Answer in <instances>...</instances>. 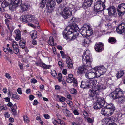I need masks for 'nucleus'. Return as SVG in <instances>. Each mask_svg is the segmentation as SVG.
Returning <instances> with one entry per match:
<instances>
[{
  "label": "nucleus",
  "instance_id": "nucleus-1",
  "mask_svg": "<svg viewBox=\"0 0 125 125\" xmlns=\"http://www.w3.org/2000/svg\"><path fill=\"white\" fill-rule=\"evenodd\" d=\"M79 30L78 26L76 24H74L71 26H67L63 31V36L65 38H71L72 40H73L78 35Z\"/></svg>",
  "mask_w": 125,
  "mask_h": 125
},
{
  "label": "nucleus",
  "instance_id": "nucleus-2",
  "mask_svg": "<svg viewBox=\"0 0 125 125\" xmlns=\"http://www.w3.org/2000/svg\"><path fill=\"white\" fill-rule=\"evenodd\" d=\"M20 19L22 21L26 23L31 22L35 24V26L38 27L39 26L38 20L34 15L28 14L22 16Z\"/></svg>",
  "mask_w": 125,
  "mask_h": 125
},
{
  "label": "nucleus",
  "instance_id": "nucleus-3",
  "mask_svg": "<svg viewBox=\"0 0 125 125\" xmlns=\"http://www.w3.org/2000/svg\"><path fill=\"white\" fill-rule=\"evenodd\" d=\"M59 8L61 9V14L64 19H66L72 15V11L73 10V8H71L69 7H65L63 5L62 6H60Z\"/></svg>",
  "mask_w": 125,
  "mask_h": 125
},
{
  "label": "nucleus",
  "instance_id": "nucleus-4",
  "mask_svg": "<svg viewBox=\"0 0 125 125\" xmlns=\"http://www.w3.org/2000/svg\"><path fill=\"white\" fill-rule=\"evenodd\" d=\"M81 33L83 36H90L93 33L91 27L88 25L84 24L81 29Z\"/></svg>",
  "mask_w": 125,
  "mask_h": 125
},
{
  "label": "nucleus",
  "instance_id": "nucleus-5",
  "mask_svg": "<svg viewBox=\"0 0 125 125\" xmlns=\"http://www.w3.org/2000/svg\"><path fill=\"white\" fill-rule=\"evenodd\" d=\"M90 52L89 51L86 50L82 56L83 63L89 66H91L92 61V58L90 57Z\"/></svg>",
  "mask_w": 125,
  "mask_h": 125
},
{
  "label": "nucleus",
  "instance_id": "nucleus-6",
  "mask_svg": "<svg viewBox=\"0 0 125 125\" xmlns=\"http://www.w3.org/2000/svg\"><path fill=\"white\" fill-rule=\"evenodd\" d=\"M105 0H100L96 2L94 4V7L95 11L97 12L101 11L105 9V5L104 3Z\"/></svg>",
  "mask_w": 125,
  "mask_h": 125
},
{
  "label": "nucleus",
  "instance_id": "nucleus-7",
  "mask_svg": "<svg viewBox=\"0 0 125 125\" xmlns=\"http://www.w3.org/2000/svg\"><path fill=\"white\" fill-rule=\"evenodd\" d=\"M124 92L120 88H117L112 92L110 94V97L114 99H115L122 96L123 95Z\"/></svg>",
  "mask_w": 125,
  "mask_h": 125
},
{
  "label": "nucleus",
  "instance_id": "nucleus-8",
  "mask_svg": "<svg viewBox=\"0 0 125 125\" xmlns=\"http://www.w3.org/2000/svg\"><path fill=\"white\" fill-rule=\"evenodd\" d=\"M83 64V65L78 67L77 69V72L78 74H83L88 72V70L91 68V65L89 66L86 64Z\"/></svg>",
  "mask_w": 125,
  "mask_h": 125
},
{
  "label": "nucleus",
  "instance_id": "nucleus-9",
  "mask_svg": "<svg viewBox=\"0 0 125 125\" xmlns=\"http://www.w3.org/2000/svg\"><path fill=\"white\" fill-rule=\"evenodd\" d=\"M99 88L98 86H96L91 88L88 92V94L90 97H92L98 94Z\"/></svg>",
  "mask_w": 125,
  "mask_h": 125
},
{
  "label": "nucleus",
  "instance_id": "nucleus-10",
  "mask_svg": "<svg viewBox=\"0 0 125 125\" xmlns=\"http://www.w3.org/2000/svg\"><path fill=\"white\" fill-rule=\"evenodd\" d=\"M55 2L54 0H48V2L46 4V8L48 12L49 13L52 12L54 8Z\"/></svg>",
  "mask_w": 125,
  "mask_h": 125
},
{
  "label": "nucleus",
  "instance_id": "nucleus-11",
  "mask_svg": "<svg viewBox=\"0 0 125 125\" xmlns=\"http://www.w3.org/2000/svg\"><path fill=\"white\" fill-rule=\"evenodd\" d=\"M60 53L62 58H66V63L67 64L68 67L69 69L73 68V64L70 58L69 57H66V55L62 51H60Z\"/></svg>",
  "mask_w": 125,
  "mask_h": 125
},
{
  "label": "nucleus",
  "instance_id": "nucleus-12",
  "mask_svg": "<svg viewBox=\"0 0 125 125\" xmlns=\"http://www.w3.org/2000/svg\"><path fill=\"white\" fill-rule=\"evenodd\" d=\"M95 68L92 70V72L87 73L85 74L86 77L88 79H92L95 77H99L100 76L98 73L94 71Z\"/></svg>",
  "mask_w": 125,
  "mask_h": 125
},
{
  "label": "nucleus",
  "instance_id": "nucleus-13",
  "mask_svg": "<svg viewBox=\"0 0 125 125\" xmlns=\"http://www.w3.org/2000/svg\"><path fill=\"white\" fill-rule=\"evenodd\" d=\"M117 33L120 34H124L125 33V21L122 22L117 28Z\"/></svg>",
  "mask_w": 125,
  "mask_h": 125
},
{
  "label": "nucleus",
  "instance_id": "nucleus-14",
  "mask_svg": "<svg viewBox=\"0 0 125 125\" xmlns=\"http://www.w3.org/2000/svg\"><path fill=\"white\" fill-rule=\"evenodd\" d=\"M117 11L119 15L122 16L125 13V4L122 3L118 6Z\"/></svg>",
  "mask_w": 125,
  "mask_h": 125
},
{
  "label": "nucleus",
  "instance_id": "nucleus-15",
  "mask_svg": "<svg viewBox=\"0 0 125 125\" xmlns=\"http://www.w3.org/2000/svg\"><path fill=\"white\" fill-rule=\"evenodd\" d=\"M95 71L96 73H98V74L100 75H103L106 72V69L103 66L98 67L97 69L95 68Z\"/></svg>",
  "mask_w": 125,
  "mask_h": 125
},
{
  "label": "nucleus",
  "instance_id": "nucleus-16",
  "mask_svg": "<svg viewBox=\"0 0 125 125\" xmlns=\"http://www.w3.org/2000/svg\"><path fill=\"white\" fill-rule=\"evenodd\" d=\"M94 47L95 50L97 52H101L104 49L103 44L101 42L96 43Z\"/></svg>",
  "mask_w": 125,
  "mask_h": 125
},
{
  "label": "nucleus",
  "instance_id": "nucleus-17",
  "mask_svg": "<svg viewBox=\"0 0 125 125\" xmlns=\"http://www.w3.org/2000/svg\"><path fill=\"white\" fill-rule=\"evenodd\" d=\"M93 2V0H85L83 4L82 7L84 9H86L90 7Z\"/></svg>",
  "mask_w": 125,
  "mask_h": 125
},
{
  "label": "nucleus",
  "instance_id": "nucleus-18",
  "mask_svg": "<svg viewBox=\"0 0 125 125\" xmlns=\"http://www.w3.org/2000/svg\"><path fill=\"white\" fill-rule=\"evenodd\" d=\"M89 84V80H84L82 81L80 86L84 89L89 88L90 87Z\"/></svg>",
  "mask_w": 125,
  "mask_h": 125
},
{
  "label": "nucleus",
  "instance_id": "nucleus-19",
  "mask_svg": "<svg viewBox=\"0 0 125 125\" xmlns=\"http://www.w3.org/2000/svg\"><path fill=\"white\" fill-rule=\"evenodd\" d=\"M108 11L109 14L110 15H115V13L116 12V10L115 8L113 6L109 7L107 9Z\"/></svg>",
  "mask_w": 125,
  "mask_h": 125
},
{
  "label": "nucleus",
  "instance_id": "nucleus-20",
  "mask_svg": "<svg viewBox=\"0 0 125 125\" xmlns=\"http://www.w3.org/2000/svg\"><path fill=\"white\" fill-rule=\"evenodd\" d=\"M112 121L113 120L110 118H104L102 120V124L104 125H109Z\"/></svg>",
  "mask_w": 125,
  "mask_h": 125
},
{
  "label": "nucleus",
  "instance_id": "nucleus-21",
  "mask_svg": "<svg viewBox=\"0 0 125 125\" xmlns=\"http://www.w3.org/2000/svg\"><path fill=\"white\" fill-rule=\"evenodd\" d=\"M14 33L16 34L15 40L17 41L19 40L21 38V32L18 29H17L14 31Z\"/></svg>",
  "mask_w": 125,
  "mask_h": 125
},
{
  "label": "nucleus",
  "instance_id": "nucleus-22",
  "mask_svg": "<svg viewBox=\"0 0 125 125\" xmlns=\"http://www.w3.org/2000/svg\"><path fill=\"white\" fill-rule=\"evenodd\" d=\"M96 101L97 102V103H98L100 104L102 107L104 106L105 103V100L103 98H98Z\"/></svg>",
  "mask_w": 125,
  "mask_h": 125
},
{
  "label": "nucleus",
  "instance_id": "nucleus-23",
  "mask_svg": "<svg viewBox=\"0 0 125 125\" xmlns=\"http://www.w3.org/2000/svg\"><path fill=\"white\" fill-rule=\"evenodd\" d=\"M22 12L27 11L28 9V6L27 4L25 3L22 5L20 6Z\"/></svg>",
  "mask_w": 125,
  "mask_h": 125
},
{
  "label": "nucleus",
  "instance_id": "nucleus-24",
  "mask_svg": "<svg viewBox=\"0 0 125 125\" xmlns=\"http://www.w3.org/2000/svg\"><path fill=\"white\" fill-rule=\"evenodd\" d=\"M6 2H7L10 4L9 6V8L11 10H12L13 8L14 7L13 6V2H14L15 0H5Z\"/></svg>",
  "mask_w": 125,
  "mask_h": 125
},
{
  "label": "nucleus",
  "instance_id": "nucleus-25",
  "mask_svg": "<svg viewBox=\"0 0 125 125\" xmlns=\"http://www.w3.org/2000/svg\"><path fill=\"white\" fill-rule=\"evenodd\" d=\"M97 82L96 80L94 79H92L89 80V85L90 87H91L92 86L95 85L97 83Z\"/></svg>",
  "mask_w": 125,
  "mask_h": 125
},
{
  "label": "nucleus",
  "instance_id": "nucleus-26",
  "mask_svg": "<svg viewBox=\"0 0 125 125\" xmlns=\"http://www.w3.org/2000/svg\"><path fill=\"white\" fill-rule=\"evenodd\" d=\"M73 78V74H69L68 78H67L66 80L67 82L69 83H71L72 82Z\"/></svg>",
  "mask_w": 125,
  "mask_h": 125
},
{
  "label": "nucleus",
  "instance_id": "nucleus-27",
  "mask_svg": "<svg viewBox=\"0 0 125 125\" xmlns=\"http://www.w3.org/2000/svg\"><path fill=\"white\" fill-rule=\"evenodd\" d=\"M116 41L115 38L112 37H109L108 39V42L112 44L115 43Z\"/></svg>",
  "mask_w": 125,
  "mask_h": 125
},
{
  "label": "nucleus",
  "instance_id": "nucleus-28",
  "mask_svg": "<svg viewBox=\"0 0 125 125\" xmlns=\"http://www.w3.org/2000/svg\"><path fill=\"white\" fill-rule=\"evenodd\" d=\"M22 3V1L21 0H15L13 3V6L15 5L17 6H21Z\"/></svg>",
  "mask_w": 125,
  "mask_h": 125
},
{
  "label": "nucleus",
  "instance_id": "nucleus-29",
  "mask_svg": "<svg viewBox=\"0 0 125 125\" xmlns=\"http://www.w3.org/2000/svg\"><path fill=\"white\" fill-rule=\"evenodd\" d=\"M124 73V71L122 70H121L118 72L116 75V77L118 78H121L123 76Z\"/></svg>",
  "mask_w": 125,
  "mask_h": 125
},
{
  "label": "nucleus",
  "instance_id": "nucleus-30",
  "mask_svg": "<svg viewBox=\"0 0 125 125\" xmlns=\"http://www.w3.org/2000/svg\"><path fill=\"white\" fill-rule=\"evenodd\" d=\"M106 109H111V110H115V107L113 105V104L112 103L110 104H108L105 107Z\"/></svg>",
  "mask_w": 125,
  "mask_h": 125
},
{
  "label": "nucleus",
  "instance_id": "nucleus-31",
  "mask_svg": "<svg viewBox=\"0 0 125 125\" xmlns=\"http://www.w3.org/2000/svg\"><path fill=\"white\" fill-rule=\"evenodd\" d=\"M54 40L53 37L52 36L50 37L49 38V40L48 42V44L51 45H54Z\"/></svg>",
  "mask_w": 125,
  "mask_h": 125
},
{
  "label": "nucleus",
  "instance_id": "nucleus-32",
  "mask_svg": "<svg viewBox=\"0 0 125 125\" xmlns=\"http://www.w3.org/2000/svg\"><path fill=\"white\" fill-rule=\"evenodd\" d=\"M94 108L95 109H97L100 108L102 107L100 104L96 101L94 103Z\"/></svg>",
  "mask_w": 125,
  "mask_h": 125
},
{
  "label": "nucleus",
  "instance_id": "nucleus-33",
  "mask_svg": "<svg viewBox=\"0 0 125 125\" xmlns=\"http://www.w3.org/2000/svg\"><path fill=\"white\" fill-rule=\"evenodd\" d=\"M31 37L33 39H34L37 37V32L35 31H32Z\"/></svg>",
  "mask_w": 125,
  "mask_h": 125
},
{
  "label": "nucleus",
  "instance_id": "nucleus-34",
  "mask_svg": "<svg viewBox=\"0 0 125 125\" xmlns=\"http://www.w3.org/2000/svg\"><path fill=\"white\" fill-rule=\"evenodd\" d=\"M115 110L111 109H107L106 116H111Z\"/></svg>",
  "mask_w": 125,
  "mask_h": 125
},
{
  "label": "nucleus",
  "instance_id": "nucleus-35",
  "mask_svg": "<svg viewBox=\"0 0 125 125\" xmlns=\"http://www.w3.org/2000/svg\"><path fill=\"white\" fill-rule=\"evenodd\" d=\"M17 108V106L16 104H15L11 108V110L12 111L13 113V114L14 115H16V110Z\"/></svg>",
  "mask_w": 125,
  "mask_h": 125
},
{
  "label": "nucleus",
  "instance_id": "nucleus-36",
  "mask_svg": "<svg viewBox=\"0 0 125 125\" xmlns=\"http://www.w3.org/2000/svg\"><path fill=\"white\" fill-rule=\"evenodd\" d=\"M5 23L7 25V27L8 28V29L10 31H12L13 29H10V27L9 26V24L10 23V21L7 19H5Z\"/></svg>",
  "mask_w": 125,
  "mask_h": 125
},
{
  "label": "nucleus",
  "instance_id": "nucleus-37",
  "mask_svg": "<svg viewBox=\"0 0 125 125\" xmlns=\"http://www.w3.org/2000/svg\"><path fill=\"white\" fill-rule=\"evenodd\" d=\"M107 109L105 107L102 109L101 113L103 115L106 116Z\"/></svg>",
  "mask_w": 125,
  "mask_h": 125
},
{
  "label": "nucleus",
  "instance_id": "nucleus-38",
  "mask_svg": "<svg viewBox=\"0 0 125 125\" xmlns=\"http://www.w3.org/2000/svg\"><path fill=\"white\" fill-rule=\"evenodd\" d=\"M11 44L12 45L13 48L18 47V45L15 41L14 40L12 41H11Z\"/></svg>",
  "mask_w": 125,
  "mask_h": 125
},
{
  "label": "nucleus",
  "instance_id": "nucleus-39",
  "mask_svg": "<svg viewBox=\"0 0 125 125\" xmlns=\"http://www.w3.org/2000/svg\"><path fill=\"white\" fill-rule=\"evenodd\" d=\"M118 102L120 104L124 103L125 102V98L123 97V96L120 97L119 98H118Z\"/></svg>",
  "mask_w": 125,
  "mask_h": 125
},
{
  "label": "nucleus",
  "instance_id": "nucleus-40",
  "mask_svg": "<svg viewBox=\"0 0 125 125\" xmlns=\"http://www.w3.org/2000/svg\"><path fill=\"white\" fill-rule=\"evenodd\" d=\"M91 42L90 39L88 38H86L84 40L83 42L84 44L85 45L89 44Z\"/></svg>",
  "mask_w": 125,
  "mask_h": 125
},
{
  "label": "nucleus",
  "instance_id": "nucleus-41",
  "mask_svg": "<svg viewBox=\"0 0 125 125\" xmlns=\"http://www.w3.org/2000/svg\"><path fill=\"white\" fill-rule=\"evenodd\" d=\"M46 0H42L40 4V7H44L46 4Z\"/></svg>",
  "mask_w": 125,
  "mask_h": 125
},
{
  "label": "nucleus",
  "instance_id": "nucleus-42",
  "mask_svg": "<svg viewBox=\"0 0 125 125\" xmlns=\"http://www.w3.org/2000/svg\"><path fill=\"white\" fill-rule=\"evenodd\" d=\"M6 1V0H5L1 4V5L3 8L6 7L9 5L8 3Z\"/></svg>",
  "mask_w": 125,
  "mask_h": 125
},
{
  "label": "nucleus",
  "instance_id": "nucleus-43",
  "mask_svg": "<svg viewBox=\"0 0 125 125\" xmlns=\"http://www.w3.org/2000/svg\"><path fill=\"white\" fill-rule=\"evenodd\" d=\"M63 111L65 112L66 114V116H67L69 117L70 114V112L69 110L67 109H62Z\"/></svg>",
  "mask_w": 125,
  "mask_h": 125
},
{
  "label": "nucleus",
  "instance_id": "nucleus-44",
  "mask_svg": "<svg viewBox=\"0 0 125 125\" xmlns=\"http://www.w3.org/2000/svg\"><path fill=\"white\" fill-rule=\"evenodd\" d=\"M65 97L62 96H61L59 98V100L60 102L63 103L65 101Z\"/></svg>",
  "mask_w": 125,
  "mask_h": 125
},
{
  "label": "nucleus",
  "instance_id": "nucleus-45",
  "mask_svg": "<svg viewBox=\"0 0 125 125\" xmlns=\"http://www.w3.org/2000/svg\"><path fill=\"white\" fill-rule=\"evenodd\" d=\"M58 77H57L58 81L59 82H60L62 81V74L61 73H59L58 74Z\"/></svg>",
  "mask_w": 125,
  "mask_h": 125
},
{
  "label": "nucleus",
  "instance_id": "nucleus-46",
  "mask_svg": "<svg viewBox=\"0 0 125 125\" xmlns=\"http://www.w3.org/2000/svg\"><path fill=\"white\" fill-rule=\"evenodd\" d=\"M12 98H14L16 99L19 100V98L18 95L15 94H12Z\"/></svg>",
  "mask_w": 125,
  "mask_h": 125
},
{
  "label": "nucleus",
  "instance_id": "nucleus-47",
  "mask_svg": "<svg viewBox=\"0 0 125 125\" xmlns=\"http://www.w3.org/2000/svg\"><path fill=\"white\" fill-rule=\"evenodd\" d=\"M23 118L25 122H26V123H28L30 121L28 117L26 115H24Z\"/></svg>",
  "mask_w": 125,
  "mask_h": 125
},
{
  "label": "nucleus",
  "instance_id": "nucleus-48",
  "mask_svg": "<svg viewBox=\"0 0 125 125\" xmlns=\"http://www.w3.org/2000/svg\"><path fill=\"white\" fill-rule=\"evenodd\" d=\"M13 48V53H14L16 54H17L19 51L18 47L15 48Z\"/></svg>",
  "mask_w": 125,
  "mask_h": 125
},
{
  "label": "nucleus",
  "instance_id": "nucleus-49",
  "mask_svg": "<svg viewBox=\"0 0 125 125\" xmlns=\"http://www.w3.org/2000/svg\"><path fill=\"white\" fill-rule=\"evenodd\" d=\"M86 120L89 123H92L94 121V119H92L89 117H87Z\"/></svg>",
  "mask_w": 125,
  "mask_h": 125
},
{
  "label": "nucleus",
  "instance_id": "nucleus-50",
  "mask_svg": "<svg viewBox=\"0 0 125 125\" xmlns=\"http://www.w3.org/2000/svg\"><path fill=\"white\" fill-rule=\"evenodd\" d=\"M59 121H57L56 120V124H57L58 125V124H59L61 125H62V124H64V123L63 121L61 120H58Z\"/></svg>",
  "mask_w": 125,
  "mask_h": 125
},
{
  "label": "nucleus",
  "instance_id": "nucleus-51",
  "mask_svg": "<svg viewBox=\"0 0 125 125\" xmlns=\"http://www.w3.org/2000/svg\"><path fill=\"white\" fill-rule=\"evenodd\" d=\"M98 86L99 88V92L100 91V90L101 89H104L106 88V86H104L103 84L101 85H100V86Z\"/></svg>",
  "mask_w": 125,
  "mask_h": 125
},
{
  "label": "nucleus",
  "instance_id": "nucleus-52",
  "mask_svg": "<svg viewBox=\"0 0 125 125\" xmlns=\"http://www.w3.org/2000/svg\"><path fill=\"white\" fill-rule=\"evenodd\" d=\"M51 66L49 65H46L44 63L43 66V68L45 69H49Z\"/></svg>",
  "mask_w": 125,
  "mask_h": 125
},
{
  "label": "nucleus",
  "instance_id": "nucleus-53",
  "mask_svg": "<svg viewBox=\"0 0 125 125\" xmlns=\"http://www.w3.org/2000/svg\"><path fill=\"white\" fill-rule=\"evenodd\" d=\"M52 75L54 77H56V75H57V74L56 72L55 71H53L51 73Z\"/></svg>",
  "mask_w": 125,
  "mask_h": 125
},
{
  "label": "nucleus",
  "instance_id": "nucleus-54",
  "mask_svg": "<svg viewBox=\"0 0 125 125\" xmlns=\"http://www.w3.org/2000/svg\"><path fill=\"white\" fill-rule=\"evenodd\" d=\"M17 92L19 94H22V92L21 89L20 88H18L17 90Z\"/></svg>",
  "mask_w": 125,
  "mask_h": 125
},
{
  "label": "nucleus",
  "instance_id": "nucleus-55",
  "mask_svg": "<svg viewBox=\"0 0 125 125\" xmlns=\"http://www.w3.org/2000/svg\"><path fill=\"white\" fill-rule=\"evenodd\" d=\"M5 116L6 117L9 118L10 116V115L8 112H6L4 113Z\"/></svg>",
  "mask_w": 125,
  "mask_h": 125
},
{
  "label": "nucleus",
  "instance_id": "nucleus-56",
  "mask_svg": "<svg viewBox=\"0 0 125 125\" xmlns=\"http://www.w3.org/2000/svg\"><path fill=\"white\" fill-rule=\"evenodd\" d=\"M10 48L5 47H3L4 51L6 52H8V50Z\"/></svg>",
  "mask_w": 125,
  "mask_h": 125
},
{
  "label": "nucleus",
  "instance_id": "nucleus-57",
  "mask_svg": "<svg viewBox=\"0 0 125 125\" xmlns=\"http://www.w3.org/2000/svg\"><path fill=\"white\" fill-rule=\"evenodd\" d=\"M105 26H107V28L108 29H109L112 28V27L109 23H107L105 24Z\"/></svg>",
  "mask_w": 125,
  "mask_h": 125
},
{
  "label": "nucleus",
  "instance_id": "nucleus-58",
  "mask_svg": "<svg viewBox=\"0 0 125 125\" xmlns=\"http://www.w3.org/2000/svg\"><path fill=\"white\" fill-rule=\"evenodd\" d=\"M37 81V80L35 78H32L31 80V82L33 83H36Z\"/></svg>",
  "mask_w": 125,
  "mask_h": 125
},
{
  "label": "nucleus",
  "instance_id": "nucleus-59",
  "mask_svg": "<svg viewBox=\"0 0 125 125\" xmlns=\"http://www.w3.org/2000/svg\"><path fill=\"white\" fill-rule=\"evenodd\" d=\"M56 116L57 118V120H61L60 119L61 118V116L58 113L56 114Z\"/></svg>",
  "mask_w": 125,
  "mask_h": 125
},
{
  "label": "nucleus",
  "instance_id": "nucleus-60",
  "mask_svg": "<svg viewBox=\"0 0 125 125\" xmlns=\"http://www.w3.org/2000/svg\"><path fill=\"white\" fill-rule=\"evenodd\" d=\"M29 99L31 100H32L34 98V96L33 95H30L29 96Z\"/></svg>",
  "mask_w": 125,
  "mask_h": 125
},
{
  "label": "nucleus",
  "instance_id": "nucleus-61",
  "mask_svg": "<svg viewBox=\"0 0 125 125\" xmlns=\"http://www.w3.org/2000/svg\"><path fill=\"white\" fill-rule=\"evenodd\" d=\"M44 117L46 119H48L50 118V116L47 114H46L44 115Z\"/></svg>",
  "mask_w": 125,
  "mask_h": 125
},
{
  "label": "nucleus",
  "instance_id": "nucleus-62",
  "mask_svg": "<svg viewBox=\"0 0 125 125\" xmlns=\"http://www.w3.org/2000/svg\"><path fill=\"white\" fill-rule=\"evenodd\" d=\"M32 43L34 45H36L37 44V42L36 40L33 39L32 41Z\"/></svg>",
  "mask_w": 125,
  "mask_h": 125
},
{
  "label": "nucleus",
  "instance_id": "nucleus-63",
  "mask_svg": "<svg viewBox=\"0 0 125 125\" xmlns=\"http://www.w3.org/2000/svg\"><path fill=\"white\" fill-rule=\"evenodd\" d=\"M83 114L85 116H88V114L87 112L85 111H84L83 112Z\"/></svg>",
  "mask_w": 125,
  "mask_h": 125
},
{
  "label": "nucleus",
  "instance_id": "nucleus-64",
  "mask_svg": "<svg viewBox=\"0 0 125 125\" xmlns=\"http://www.w3.org/2000/svg\"><path fill=\"white\" fill-rule=\"evenodd\" d=\"M52 121L53 124L55 125H58L57 124H56V120L54 118H52Z\"/></svg>",
  "mask_w": 125,
  "mask_h": 125
}]
</instances>
